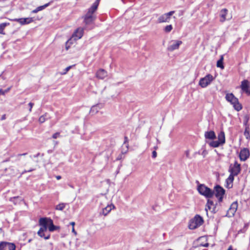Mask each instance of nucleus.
Here are the masks:
<instances>
[{"mask_svg":"<svg viewBox=\"0 0 250 250\" xmlns=\"http://www.w3.org/2000/svg\"><path fill=\"white\" fill-rule=\"evenodd\" d=\"M99 2L100 0H96L88 9L87 12L83 17L84 22L85 24H90L95 21L96 17L94 15V13L98 8Z\"/></svg>","mask_w":250,"mask_h":250,"instance_id":"nucleus-1","label":"nucleus"},{"mask_svg":"<svg viewBox=\"0 0 250 250\" xmlns=\"http://www.w3.org/2000/svg\"><path fill=\"white\" fill-rule=\"evenodd\" d=\"M225 98L228 102L233 105L234 108L237 111L242 109V106L239 103L238 99L232 93L227 94Z\"/></svg>","mask_w":250,"mask_h":250,"instance_id":"nucleus-2","label":"nucleus"},{"mask_svg":"<svg viewBox=\"0 0 250 250\" xmlns=\"http://www.w3.org/2000/svg\"><path fill=\"white\" fill-rule=\"evenodd\" d=\"M199 193L207 198H211L214 193L213 190L206 186L204 184H199L197 188Z\"/></svg>","mask_w":250,"mask_h":250,"instance_id":"nucleus-3","label":"nucleus"},{"mask_svg":"<svg viewBox=\"0 0 250 250\" xmlns=\"http://www.w3.org/2000/svg\"><path fill=\"white\" fill-rule=\"evenodd\" d=\"M204 222L203 218L199 215H196L189 222L188 228L194 229L201 226Z\"/></svg>","mask_w":250,"mask_h":250,"instance_id":"nucleus-4","label":"nucleus"},{"mask_svg":"<svg viewBox=\"0 0 250 250\" xmlns=\"http://www.w3.org/2000/svg\"><path fill=\"white\" fill-rule=\"evenodd\" d=\"M39 224L42 227L38 232V234L41 237L44 238V239H49L50 237V234L47 233V235H45V233L47 232L46 227H45V223L44 219H40Z\"/></svg>","mask_w":250,"mask_h":250,"instance_id":"nucleus-5","label":"nucleus"},{"mask_svg":"<svg viewBox=\"0 0 250 250\" xmlns=\"http://www.w3.org/2000/svg\"><path fill=\"white\" fill-rule=\"evenodd\" d=\"M213 79L212 75L209 74H208L200 80L199 85L202 88H205L211 83Z\"/></svg>","mask_w":250,"mask_h":250,"instance_id":"nucleus-6","label":"nucleus"},{"mask_svg":"<svg viewBox=\"0 0 250 250\" xmlns=\"http://www.w3.org/2000/svg\"><path fill=\"white\" fill-rule=\"evenodd\" d=\"M214 194L218 199L219 202L223 200V196L225 193V190L219 185H217L214 187Z\"/></svg>","mask_w":250,"mask_h":250,"instance_id":"nucleus-7","label":"nucleus"},{"mask_svg":"<svg viewBox=\"0 0 250 250\" xmlns=\"http://www.w3.org/2000/svg\"><path fill=\"white\" fill-rule=\"evenodd\" d=\"M44 219L45 223L46 229L48 228L49 231L52 232L60 229L59 226L54 225L53 220L50 218H41Z\"/></svg>","mask_w":250,"mask_h":250,"instance_id":"nucleus-8","label":"nucleus"},{"mask_svg":"<svg viewBox=\"0 0 250 250\" xmlns=\"http://www.w3.org/2000/svg\"><path fill=\"white\" fill-rule=\"evenodd\" d=\"M182 44L181 41L172 40L171 41L167 47V50L169 51H173L178 49L181 44Z\"/></svg>","mask_w":250,"mask_h":250,"instance_id":"nucleus-9","label":"nucleus"},{"mask_svg":"<svg viewBox=\"0 0 250 250\" xmlns=\"http://www.w3.org/2000/svg\"><path fill=\"white\" fill-rule=\"evenodd\" d=\"M229 172L230 173L229 175H232L233 177L237 175L240 172V165L235 162L233 167L230 166Z\"/></svg>","mask_w":250,"mask_h":250,"instance_id":"nucleus-10","label":"nucleus"},{"mask_svg":"<svg viewBox=\"0 0 250 250\" xmlns=\"http://www.w3.org/2000/svg\"><path fill=\"white\" fill-rule=\"evenodd\" d=\"M175 13L174 11H171L167 13H165L160 16L158 19L159 23L169 22L170 17Z\"/></svg>","mask_w":250,"mask_h":250,"instance_id":"nucleus-11","label":"nucleus"},{"mask_svg":"<svg viewBox=\"0 0 250 250\" xmlns=\"http://www.w3.org/2000/svg\"><path fill=\"white\" fill-rule=\"evenodd\" d=\"M16 246L14 243L1 242L0 243V250H15Z\"/></svg>","mask_w":250,"mask_h":250,"instance_id":"nucleus-12","label":"nucleus"},{"mask_svg":"<svg viewBox=\"0 0 250 250\" xmlns=\"http://www.w3.org/2000/svg\"><path fill=\"white\" fill-rule=\"evenodd\" d=\"M13 21H17L21 25L29 24L33 21V18L14 19Z\"/></svg>","mask_w":250,"mask_h":250,"instance_id":"nucleus-13","label":"nucleus"},{"mask_svg":"<svg viewBox=\"0 0 250 250\" xmlns=\"http://www.w3.org/2000/svg\"><path fill=\"white\" fill-rule=\"evenodd\" d=\"M250 156V152L248 149L244 148L240 152L239 157L241 161H246Z\"/></svg>","mask_w":250,"mask_h":250,"instance_id":"nucleus-14","label":"nucleus"},{"mask_svg":"<svg viewBox=\"0 0 250 250\" xmlns=\"http://www.w3.org/2000/svg\"><path fill=\"white\" fill-rule=\"evenodd\" d=\"M245 126L244 134L248 140H250V125L248 124V119L244 122Z\"/></svg>","mask_w":250,"mask_h":250,"instance_id":"nucleus-15","label":"nucleus"},{"mask_svg":"<svg viewBox=\"0 0 250 250\" xmlns=\"http://www.w3.org/2000/svg\"><path fill=\"white\" fill-rule=\"evenodd\" d=\"M83 34V29L82 28H78L73 34V38L75 40L81 39Z\"/></svg>","mask_w":250,"mask_h":250,"instance_id":"nucleus-16","label":"nucleus"},{"mask_svg":"<svg viewBox=\"0 0 250 250\" xmlns=\"http://www.w3.org/2000/svg\"><path fill=\"white\" fill-rule=\"evenodd\" d=\"M215 208L216 207L213 202L209 199H208L205 208L206 211L207 212L208 210H211V212L215 213Z\"/></svg>","mask_w":250,"mask_h":250,"instance_id":"nucleus-17","label":"nucleus"},{"mask_svg":"<svg viewBox=\"0 0 250 250\" xmlns=\"http://www.w3.org/2000/svg\"><path fill=\"white\" fill-rule=\"evenodd\" d=\"M107 76V72L103 69H99L96 73V77L100 79H104Z\"/></svg>","mask_w":250,"mask_h":250,"instance_id":"nucleus-18","label":"nucleus"},{"mask_svg":"<svg viewBox=\"0 0 250 250\" xmlns=\"http://www.w3.org/2000/svg\"><path fill=\"white\" fill-rule=\"evenodd\" d=\"M238 208V203L237 201L233 202L228 210L229 213L231 215H234L236 212Z\"/></svg>","mask_w":250,"mask_h":250,"instance_id":"nucleus-19","label":"nucleus"},{"mask_svg":"<svg viewBox=\"0 0 250 250\" xmlns=\"http://www.w3.org/2000/svg\"><path fill=\"white\" fill-rule=\"evenodd\" d=\"M114 208L115 207L114 205H108L106 207L103 208L102 212L101 213L103 214L104 216H106L110 212L112 209Z\"/></svg>","mask_w":250,"mask_h":250,"instance_id":"nucleus-20","label":"nucleus"},{"mask_svg":"<svg viewBox=\"0 0 250 250\" xmlns=\"http://www.w3.org/2000/svg\"><path fill=\"white\" fill-rule=\"evenodd\" d=\"M205 137L206 139L213 140L216 138V135L213 131L211 130L205 133Z\"/></svg>","mask_w":250,"mask_h":250,"instance_id":"nucleus-21","label":"nucleus"},{"mask_svg":"<svg viewBox=\"0 0 250 250\" xmlns=\"http://www.w3.org/2000/svg\"><path fill=\"white\" fill-rule=\"evenodd\" d=\"M234 180V177L232 175H229L226 180V187L228 188H230L232 187V183Z\"/></svg>","mask_w":250,"mask_h":250,"instance_id":"nucleus-22","label":"nucleus"},{"mask_svg":"<svg viewBox=\"0 0 250 250\" xmlns=\"http://www.w3.org/2000/svg\"><path fill=\"white\" fill-rule=\"evenodd\" d=\"M228 13V10L226 8L223 9L221 10L220 16L221 17L220 21L222 22H224L226 20V15Z\"/></svg>","mask_w":250,"mask_h":250,"instance_id":"nucleus-23","label":"nucleus"},{"mask_svg":"<svg viewBox=\"0 0 250 250\" xmlns=\"http://www.w3.org/2000/svg\"><path fill=\"white\" fill-rule=\"evenodd\" d=\"M240 87L242 90L244 92L246 90L250 88V83L247 80H245L241 82Z\"/></svg>","mask_w":250,"mask_h":250,"instance_id":"nucleus-24","label":"nucleus"},{"mask_svg":"<svg viewBox=\"0 0 250 250\" xmlns=\"http://www.w3.org/2000/svg\"><path fill=\"white\" fill-rule=\"evenodd\" d=\"M52 2V1H50V2H49L43 5L40 6L38 7L37 8H36L35 9L33 10L32 11V13H37L39 11H42V10L44 9L45 8H46L49 5H50V4Z\"/></svg>","mask_w":250,"mask_h":250,"instance_id":"nucleus-25","label":"nucleus"},{"mask_svg":"<svg viewBox=\"0 0 250 250\" xmlns=\"http://www.w3.org/2000/svg\"><path fill=\"white\" fill-rule=\"evenodd\" d=\"M102 107V104H96V105H93L91 108V109L90 110V113H91L92 114H95L99 111V110L100 108H101Z\"/></svg>","mask_w":250,"mask_h":250,"instance_id":"nucleus-26","label":"nucleus"},{"mask_svg":"<svg viewBox=\"0 0 250 250\" xmlns=\"http://www.w3.org/2000/svg\"><path fill=\"white\" fill-rule=\"evenodd\" d=\"M218 141H219L221 145H223L225 143V133L223 131L220 132L218 134Z\"/></svg>","mask_w":250,"mask_h":250,"instance_id":"nucleus-27","label":"nucleus"},{"mask_svg":"<svg viewBox=\"0 0 250 250\" xmlns=\"http://www.w3.org/2000/svg\"><path fill=\"white\" fill-rule=\"evenodd\" d=\"M9 25V23L8 22H4L0 24V34L4 35L5 33L3 32V30L6 26Z\"/></svg>","mask_w":250,"mask_h":250,"instance_id":"nucleus-28","label":"nucleus"},{"mask_svg":"<svg viewBox=\"0 0 250 250\" xmlns=\"http://www.w3.org/2000/svg\"><path fill=\"white\" fill-rule=\"evenodd\" d=\"M223 56H221L220 59L217 62V66L221 68V69L224 68V66L223 65Z\"/></svg>","mask_w":250,"mask_h":250,"instance_id":"nucleus-29","label":"nucleus"},{"mask_svg":"<svg viewBox=\"0 0 250 250\" xmlns=\"http://www.w3.org/2000/svg\"><path fill=\"white\" fill-rule=\"evenodd\" d=\"M209 145L213 147H218L220 145H221V143L218 141H212L208 143Z\"/></svg>","mask_w":250,"mask_h":250,"instance_id":"nucleus-30","label":"nucleus"},{"mask_svg":"<svg viewBox=\"0 0 250 250\" xmlns=\"http://www.w3.org/2000/svg\"><path fill=\"white\" fill-rule=\"evenodd\" d=\"M65 204L61 203L57 205L55 207V209L59 210H62L65 207Z\"/></svg>","mask_w":250,"mask_h":250,"instance_id":"nucleus-31","label":"nucleus"},{"mask_svg":"<svg viewBox=\"0 0 250 250\" xmlns=\"http://www.w3.org/2000/svg\"><path fill=\"white\" fill-rule=\"evenodd\" d=\"M12 86H10L5 90L0 89V95H4L6 93L8 92L11 89Z\"/></svg>","mask_w":250,"mask_h":250,"instance_id":"nucleus-32","label":"nucleus"},{"mask_svg":"<svg viewBox=\"0 0 250 250\" xmlns=\"http://www.w3.org/2000/svg\"><path fill=\"white\" fill-rule=\"evenodd\" d=\"M19 196H15L13 197H11L9 199V201L11 202H13L14 204H17V200L19 198Z\"/></svg>","mask_w":250,"mask_h":250,"instance_id":"nucleus-33","label":"nucleus"},{"mask_svg":"<svg viewBox=\"0 0 250 250\" xmlns=\"http://www.w3.org/2000/svg\"><path fill=\"white\" fill-rule=\"evenodd\" d=\"M172 28L173 27L171 25H168L165 27L164 30L166 32L168 33L172 30Z\"/></svg>","mask_w":250,"mask_h":250,"instance_id":"nucleus-34","label":"nucleus"},{"mask_svg":"<svg viewBox=\"0 0 250 250\" xmlns=\"http://www.w3.org/2000/svg\"><path fill=\"white\" fill-rule=\"evenodd\" d=\"M46 114L41 116L39 119V121L41 123H43L46 120Z\"/></svg>","mask_w":250,"mask_h":250,"instance_id":"nucleus-35","label":"nucleus"},{"mask_svg":"<svg viewBox=\"0 0 250 250\" xmlns=\"http://www.w3.org/2000/svg\"><path fill=\"white\" fill-rule=\"evenodd\" d=\"M60 133L59 132H56V133H54L52 135V138H54V139H57V138L60 137Z\"/></svg>","mask_w":250,"mask_h":250,"instance_id":"nucleus-36","label":"nucleus"},{"mask_svg":"<svg viewBox=\"0 0 250 250\" xmlns=\"http://www.w3.org/2000/svg\"><path fill=\"white\" fill-rule=\"evenodd\" d=\"M185 154L187 158H189V159L190 158V157L189 155V150H186L185 152Z\"/></svg>","mask_w":250,"mask_h":250,"instance_id":"nucleus-37","label":"nucleus"},{"mask_svg":"<svg viewBox=\"0 0 250 250\" xmlns=\"http://www.w3.org/2000/svg\"><path fill=\"white\" fill-rule=\"evenodd\" d=\"M71 68V66H69L67 67L64 69V72L62 73V74H65L70 70V69Z\"/></svg>","mask_w":250,"mask_h":250,"instance_id":"nucleus-38","label":"nucleus"},{"mask_svg":"<svg viewBox=\"0 0 250 250\" xmlns=\"http://www.w3.org/2000/svg\"><path fill=\"white\" fill-rule=\"evenodd\" d=\"M30 108H29V111L31 112L32 111V108L33 107V106L34 105V104L32 103H29L28 104Z\"/></svg>","mask_w":250,"mask_h":250,"instance_id":"nucleus-39","label":"nucleus"},{"mask_svg":"<svg viewBox=\"0 0 250 250\" xmlns=\"http://www.w3.org/2000/svg\"><path fill=\"white\" fill-rule=\"evenodd\" d=\"M152 157L153 158H155L157 157V152L155 151L152 152Z\"/></svg>","mask_w":250,"mask_h":250,"instance_id":"nucleus-40","label":"nucleus"},{"mask_svg":"<svg viewBox=\"0 0 250 250\" xmlns=\"http://www.w3.org/2000/svg\"><path fill=\"white\" fill-rule=\"evenodd\" d=\"M244 92H245L248 95L250 96V88L246 90Z\"/></svg>","mask_w":250,"mask_h":250,"instance_id":"nucleus-41","label":"nucleus"},{"mask_svg":"<svg viewBox=\"0 0 250 250\" xmlns=\"http://www.w3.org/2000/svg\"><path fill=\"white\" fill-rule=\"evenodd\" d=\"M27 154V153H22V154H18L17 155V157H19L21 156H25Z\"/></svg>","mask_w":250,"mask_h":250,"instance_id":"nucleus-42","label":"nucleus"},{"mask_svg":"<svg viewBox=\"0 0 250 250\" xmlns=\"http://www.w3.org/2000/svg\"><path fill=\"white\" fill-rule=\"evenodd\" d=\"M72 231L75 235H77V232L75 231L74 227L72 228Z\"/></svg>","mask_w":250,"mask_h":250,"instance_id":"nucleus-43","label":"nucleus"},{"mask_svg":"<svg viewBox=\"0 0 250 250\" xmlns=\"http://www.w3.org/2000/svg\"><path fill=\"white\" fill-rule=\"evenodd\" d=\"M6 119V115L5 114H4L2 116H1V120H4Z\"/></svg>","mask_w":250,"mask_h":250,"instance_id":"nucleus-44","label":"nucleus"},{"mask_svg":"<svg viewBox=\"0 0 250 250\" xmlns=\"http://www.w3.org/2000/svg\"><path fill=\"white\" fill-rule=\"evenodd\" d=\"M128 142V138L127 137H125V141H124V143L125 144L127 142Z\"/></svg>","mask_w":250,"mask_h":250,"instance_id":"nucleus-45","label":"nucleus"},{"mask_svg":"<svg viewBox=\"0 0 250 250\" xmlns=\"http://www.w3.org/2000/svg\"><path fill=\"white\" fill-rule=\"evenodd\" d=\"M56 178L57 180H60L62 178V177L60 175H57L56 176Z\"/></svg>","mask_w":250,"mask_h":250,"instance_id":"nucleus-46","label":"nucleus"},{"mask_svg":"<svg viewBox=\"0 0 250 250\" xmlns=\"http://www.w3.org/2000/svg\"><path fill=\"white\" fill-rule=\"evenodd\" d=\"M70 224L71 225H72V226H73V227H74V225H75V222H70Z\"/></svg>","mask_w":250,"mask_h":250,"instance_id":"nucleus-47","label":"nucleus"},{"mask_svg":"<svg viewBox=\"0 0 250 250\" xmlns=\"http://www.w3.org/2000/svg\"><path fill=\"white\" fill-rule=\"evenodd\" d=\"M227 250H233L231 246H230Z\"/></svg>","mask_w":250,"mask_h":250,"instance_id":"nucleus-48","label":"nucleus"},{"mask_svg":"<svg viewBox=\"0 0 250 250\" xmlns=\"http://www.w3.org/2000/svg\"><path fill=\"white\" fill-rule=\"evenodd\" d=\"M26 172H27V171L25 170H24L22 172V173H21V175H22V174H24V173H25Z\"/></svg>","mask_w":250,"mask_h":250,"instance_id":"nucleus-49","label":"nucleus"},{"mask_svg":"<svg viewBox=\"0 0 250 250\" xmlns=\"http://www.w3.org/2000/svg\"><path fill=\"white\" fill-rule=\"evenodd\" d=\"M34 169H29L28 170H27V172H31L32 171H33Z\"/></svg>","mask_w":250,"mask_h":250,"instance_id":"nucleus-50","label":"nucleus"},{"mask_svg":"<svg viewBox=\"0 0 250 250\" xmlns=\"http://www.w3.org/2000/svg\"><path fill=\"white\" fill-rule=\"evenodd\" d=\"M9 161V159H6V160H4V161H3V162H8V161Z\"/></svg>","mask_w":250,"mask_h":250,"instance_id":"nucleus-51","label":"nucleus"},{"mask_svg":"<svg viewBox=\"0 0 250 250\" xmlns=\"http://www.w3.org/2000/svg\"><path fill=\"white\" fill-rule=\"evenodd\" d=\"M2 233V229L0 228V234Z\"/></svg>","mask_w":250,"mask_h":250,"instance_id":"nucleus-52","label":"nucleus"},{"mask_svg":"<svg viewBox=\"0 0 250 250\" xmlns=\"http://www.w3.org/2000/svg\"><path fill=\"white\" fill-rule=\"evenodd\" d=\"M39 154H40L39 153L37 154L36 156H35V157H37V156H38L39 155Z\"/></svg>","mask_w":250,"mask_h":250,"instance_id":"nucleus-53","label":"nucleus"},{"mask_svg":"<svg viewBox=\"0 0 250 250\" xmlns=\"http://www.w3.org/2000/svg\"><path fill=\"white\" fill-rule=\"evenodd\" d=\"M66 50H68V47H67V46H66Z\"/></svg>","mask_w":250,"mask_h":250,"instance_id":"nucleus-54","label":"nucleus"},{"mask_svg":"<svg viewBox=\"0 0 250 250\" xmlns=\"http://www.w3.org/2000/svg\"><path fill=\"white\" fill-rule=\"evenodd\" d=\"M208 246V244H207L205 246L207 247Z\"/></svg>","mask_w":250,"mask_h":250,"instance_id":"nucleus-55","label":"nucleus"},{"mask_svg":"<svg viewBox=\"0 0 250 250\" xmlns=\"http://www.w3.org/2000/svg\"><path fill=\"white\" fill-rule=\"evenodd\" d=\"M123 2H124V0H122Z\"/></svg>","mask_w":250,"mask_h":250,"instance_id":"nucleus-56","label":"nucleus"}]
</instances>
